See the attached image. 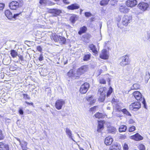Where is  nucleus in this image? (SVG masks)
<instances>
[{"instance_id": "30", "label": "nucleus", "mask_w": 150, "mask_h": 150, "mask_svg": "<svg viewBox=\"0 0 150 150\" xmlns=\"http://www.w3.org/2000/svg\"><path fill=\"white\" fill-rule=\"evenodd\" d=\"M59 42L61 44H64L66 42V39L64 37L59 36Z\"/></svg>"}, {"instance_id": "20", "label": "nucleus", "mask_w": 150, "mask_h": 150, "mask_svg": "<svg viewBox=\"0 0 150 150\" xmlns=\"http://www.w3.org/2000/svg\"><path fill=\"white\" fill-rule=\"evenodd\" d=\"M0 150H9L8 145L0 142Z\"/></svg>"}, {"instance_id": "7", "label": "nucleus", "mask_w": 150, "mask_h": 150, "mask_svg": "<svg viewBox=\"0 0 150 150\" xmlns=\"http://www.w3.org/2000/svg\"><path fill=\"white\" fill-rule=\"evenodd\" d=\"M90 86L89 83H84L82 85L80 89V92L81 94L85 93L87 91Z\"/></svg>"}, {"instance_id": "48", "label": "nucleus", "mask_w": 150, "mask_h": 150, "mask_svg": "<svg viewBox=\"0 0 150 150\" xmlns=\"http://www.w3.org/2000/svg\"><path fill=\"white\" fill-rule=\"evenodd\" d=\"M85 15L86 17H89L92 16V14L90 12H86L85 13Z\"/></svg>"}, {"instance_id": "56", "label": "nucleus", "mask_w": 150, "mask_h": 150, "mask_svg": "<svg viewBox=\"0 0 150 150\" xmlns=\"http://www.w3.org/2000/svg\"><path fill=\"white\" fill-rule=\"evenodd\" d=\"M37 50L40 52H41L42 50V47L40 46H38L37 47Z\"/></svg>"}, {"instance_id": "55", "label": "nucleus", "mask_w": 150, "mask_h": 150, "mask_svg": "<svg viewBox=\"0 0 150 150\" xmlns=\"http://www.w3.org/2000/svg\"><path fill=\"white\" fill-rule=\"evenodd\" d=\"M43 56L42 54H41L38 58L39 60L40 61H42L43 60Z\"/></svg>"}, {"instance_id": "40", "label": "nucleus", "mask_w": 150, "mask_h": 150, "mask_svg": "<svg viewBox=\"0 0 150 150\" xmlns=\"http://www.w3.org/2000/svg\"><path fill=\"white\" fill-rule=\"evenodd\" d=\"M136 129L135 127L134 126H132L131 127H130L129 130L128 131L129 132H132L134 131Z\"/></svg>"}, {"instance_id": "11", "label": "nucleus", "mask_w": 150, "mask_h": 150, "mask_svg": "<svg viewBox=\"0 0 150 150\" xmlns=\"http://www.w3.org/2000/svg\"><path fill=\"white\" fill-rule=\"evenodd\" d=\"M87 70V68L86 66H83L79 69L77 71L76 77H79V76L83 74Z\"/></svg>"}, {"instance_id": "17", "label": "nucleus", "mask_w": 150, "mask_h": 150, "mask_svg": "<svg viewBox=\"0 0 150 150\" xmlns=\"http://www.w3.org/2000/svg\"><path fill=\"white\" fill-rule=\"evenodd\" d=\"M105 122L104 121H99L98 122L97 131L98 132H100L101 130L104 128L103 124Z\"/></svg>"}, {"instance_id": "34", "label": "nucleus", "mask_w": 150, "mask_h": 150, "mask_svg": "<svg viewBox=\"0 0 150 150\" xmlns=\"http://www.w3.org/2000/svg\"><path fill=\"white\" fill-rule=\"evenodd\" d=\"M87 100L88 101L90 102V104H92L94 103L95 102V100L93 99V97L92 96H91L87 98Z\"/></svg>"}, {"instance_id": "15", "label": "nucleus", "mask_w": 150, "mask_h": 150, "mask_svg": "<svg viewBox=\"0 0 150 150\" xmlns=\"http://www.w3.org/2000/svg\"><path fill=\"white\" fill-rule=\"evenodd\" d=\"M130 138L136 141H139L143 139V137L138 133H137L135 135L131 136Z\"/></svg>"}, {"instance_id": "14", "label": "nucleus", "mask_w": 150, "mask_h": 150, "mask_svg": "<svg viewBox=\"0 0 150 150\" xmlns=\"http://www.w3.org/2000/svg\"><path fill=\"white\" fill-rule=\"evenodd\" d=\"M100 57L102 59H108V55L107 50L105 49L103 50L100 54Z\"/></svg>"}, {"instance_id": "23", "label": "nucleus", "mask_w": 150, "mask_h": 150, "mask_svg": "<svg viewBox=\"0 0 150 150\" xmlns=\"http://www.w3.org/2000/svg\"><path fill=\"white\" fill-rule=\"evenodd\" d=\"M88 47L93 53H95V54H96L97 53V50L96 47L93 44H91L90 45H89Z\"/></svg>"}, {"instance_id": "12", "label": "nucleus", "mask_w": 150, "mask_h": 150, "mask_svg": "<svg viewBox=\"0 0 150 150\" xmlns=\"http://www.w3.org/2000/svg\"><path fill=\"white\" fill-rule=\"evenodd\" d=\"M126 4L127 6L132 7L137 4V0H128L126 1Z\"/></svg>"}, {"instance_id": "52", "label": "nucleus", "mask_w": 150, "mask_h": 150, "mask_svg": "<svg viewBox=\"0 0 150 150\" xmlns=\"http://www.w3.org/2000/svg\"><path fill=\"white\" fill-rule=\"evenodd\" d=\"M4 138V136L2 134V131L0 129V139H2Z\"/></svg>"}, {"instance_id": "3", "label": "nucleus", "mask_w": 150, "mask_h": 150, "mask_svg": "<svg viewBox=\"0 0 150 150\" xmlns=\"http://www.w3.org/2000/svg\"><path fill=\"white\" fill-rule=\"evenodd\" d=\"M120 59L121 60L120 64L122 67H125L129 64V59L128 55H126L122 57Z\"/></svg>"}, {"instance_id": "35", "label": "nucleus", "mask_w": 150, "mask_h": 150, "mask_svg": "<svg viewBox=\"0 0 150 150\" xmlns=\"http://www.w3.org/2000/svg\"><path fill=\"white\" fill-rule=\"evenodd\" d=\"M139 88V85L138 84H134L131 87L132 90L138 89Z\"/></svg>"}, {"instance_id": "50", "label": "nucleus", "mask_w": 150, "mask_h": 150, "mask_svg": "<svg viewBox=\"0 0 150 150\" xmlns=\"http://www.w3.org/2000/svg\"><path fill=\"white\" fill-rule=\"evenodd\" d=\"M4 6L5 5L4 4L2 3H0V11L3 10Z\"/></svg>"}, {"instance_id": "63", "label": "nucleus", "mask_w": 150, "mask_h": 150, "mask_svg": "<svg viewBox=\"0 0 150 150\" xmlns=\"http://www.w3.org/2000/svg\"><path fill=\"white\" fill-rule=\"evenodd\" d=\"M15 138L16 139H17L18 141H19L20 144L21 143V141L20 139L17 137H16Z\"/></svg>"}, {"instance_id": "58", "label": "nucleus", "mask_w": 150, "mask_h": 150, "mask_svg": "<svg viewBox=\"0 0 150 150\" xmlns=\"http://www.w3.org/2000/svg\"><path fill=\"white\" fill-rule=\"evenodd\" d=\"M18 56L19 57V59L22 61H23V56L22 55H18Z\"/></svg>"}, {"instance_id": "22", "label": "nucleus", "mask_w": 150, "mask_h": 150, "mask_svg": "<svg viewBox=\"0 0 150 150\" xmlns=\"http://www.w3.org/2000/svg\"><path fill=\"white\" fill-rule=\"evenodd\" d=\"M108 133L114 134L115 133L116 129L115 128L112 126H109L108 128Z\"/></svg>"}, {"instance_id": "36", "label": "nucleus", "mask_w": 150, "mask_h": 150, "mask_svg": "<svg viewBox=\"0 0 150 150\" xmlns=\"http://www.w3.org/2000/svg\"><path fill=\"white\" fill-rule=\"evenodd\" d=\"M122 111L125 114L129 116H131V114L125 108L123 109L122 110Z\"/></svg>"}, {"instance_id": "8", "label": "nucleus", "mask_w": 150, "mask_h": 150, "mask_svg": "<svg viewBox=\"0 0 150 150\" xmlns=\"http://www.w3.org/2000/svg\"><path fill=\"white\" fill-rule=\"evenodd\" d=\"M149 6V5L148 4L144 2L140 3L138 5V7L143 11L147 10Z\"/></svg>"}, {"instance_id": "26", "label": "nucleus", "mask_w": 150, "mask_h": 150, "mask_svg": "<svg viewBox=\"0 0 150 150\" xmlns=\"http://www.w3.org/2000/svg\"><path fill=\"white\" fill-rule=\"evenodd\" d=\"M87 28L86 27L84 26L80 28V30L78 32V34L79 35H81L82 33H85L86 31Z\"/></svg>"}, {"instance_id": "27", "label": "nucleus", "mask_w": 150, "mask_h": 150, "mask_svg": "<svg viewBox=\"0 0 150 150\" xmlns=\"http://www.w3.org/2000/svg\"><path fill=\"white\" fill-rule=\"evenodd\" d=\"M21 145L22 149L23 150H27V143L23 141L22 143L20 144Z\"/></svg>"}, {"instance_id": "39", "label": "nucleus", "mask_w": 150, "mask_h": 150, "mask_svg": "<svg viewBox=\"0 0 150 150\" xmlns=\"http://www.w3.org/2000/svg\"><path fill=\"white\" fill-rule=\"evenodd\" d=\"M67 75L69 77L72 76L74 77V74L73 73V71L72 70H70L67 73Z\"/></svg>"}, {"instance_id": "43", "label": "nucleus", "mask_w": 150, "mask_h": 150, "mask_svg": "<svg viewBox=\"0 0 150 150\" xmlns=\"http://www.w3.org/2000/svg\"><path fill=\"white\" fill-rule=\"evenodd\" d=\"M23 98L25 99H27L28 100H30V97L27 94H23Z\"/></svg>"}, {"instance_id": "31", "label": "nucleus", "mask_w": 150, "mask_h": 150, "mask_svg": "<svg viewBox=\"0 0 150 150\" xmlns=\"http://www.w3.org/2000/svg\"><path fill=\"white\" fill-rule=\"evenodd\" d=\"M127 130V127L125 125H122L119 127V130L120 132H125Z\"/></svg>"}, {"instance_id": "19", "label": "nucleus", "mask_w": 150, "mask_h": 150, "mask_svg": "<svg viewBox=\"0 0 150 150\" xmlns=\"http://www.w3.org/2000/svg\"><path fill=\"white\" fill-rule=\"evenodd\" d=\"M5 14L6 16L9 19H11L13 18L12 13L9 10H7L5 11Z\"/></svg>"}, {"instance_id": "60", "label": "nucleus", "mask_w": 150, "mask_h": 150, "mask_svg": "<svg viewBox=\"0 0 150 150\" xmlns=\"http://www.w3.org/2000/svg\"><path fill=\"white\" fill-rule=\"evenodd\" d=\"M103 72V70H102L101 69H99L98 70V75H100Z\"/></svg>"}, {"instance_id": "4", "label": "nucleus", "mask_w": 150, "mask_h": 150, "mask_svg": "<svg viewBox=\"0 0 150 150\" xmlns=\"http://www.w3.org/2000/svg\"><path fill=\"white\" fill-rule=\"evenodd\" d=\"M141 103L139 102H135L132 103L129 105V109L134 111L138 110L141 107Z\"/></svg>"}, {"instance_id": "42", "label": "nucleus", "mask_w": 150, "mask_h": 150, "mask_svg": "<svg viewBox=\"0 0 150 150\" xmlns=\"http://www.w3.org/2000/svg\"><path fill=\"white\" fill-rule=\"evenodd\" d=\"M47 0H40V3L41 5L46 4Z\"/></svg>"}, {"instance_id": "47", "label": "nucleus", "mask_w": 150, "mask_h": 150, "mask_svg": "<svg viewBox=\"0 0 150 150\" xmlns=\"http://www.w3.org/2000/svg\"><path fill=\"white\" fill-rule=\"evenodd\" d=\"M99 82L100 83L105 84L106 81L104 79L100 78L99 80Z\"/></svg>"}, {"instance_id": "24", "label": "nucleus", "mask_w": 150, "mask_h": 150, "mask_svg": "<svg viewBox=\"0 0 150 150\" xmlns=\"http://www.w3.org/2000/svg\"><path fill=\"white\" fill-rule=\"evenodd\" d=\"M84 38L83 41L86 43H88L89 42V40L91 37V35L89 34H87L83 37Z\"/></svg>"}, {"instance_id": "9", "label": "nucleus", "mask_w": 150, "mask_h": 150, "mask_svg": "<svg viewBox=\"0 0 150 150\" xmlns=\"http://www.w3.org/2000/svg\"><path fill=\"white\" fill-rule=\"evenodd\" d=\"M9 7L12 10H16L20 7L19 4L16 1H12L10 3Z\"/></svg>"}, {"instance_id": "16", "label": "nucleus", "mask_w": 150, "mask_h": 150, "mask_svg": "<svg viewBox=\"0 0 150 150\" xmlns=\"http://www.w3.org/2000/svg\"><path fill=\"white\" fill-rule=\"evenodd\" d=\"M129 9L125 5H120L119 7L120 11L123 13H127L129 11Z\"/></svg>"}, {"instance_id": "28", "label": "nucleus", "mask_w": 150, "mask_h": 150, "mask_svg": "<svg viewBox=\"0 0 150 150\" xmlns=\"http://www.w3.org/2000/svg\"><path fill=\"white\" fill-rule=\"evenodd\" d=\"M110 0H101L100 3V5L102 6H105L107 5Z\"/></svg>"}, {"instance_id": "51", "label": "nucleus", "mask_w": 150, "mask_h": 150, "mask_svg": "<svg viewBox=\"0 0 150 150\" xmlns=\"http://www.w3.org/2000/svg\"><path fill=\"white\" fill-rule=\"evenodd\" d=\"M98 108V106H95L91 108L90 109V110L91 111H93L96 110V108Z\"/></svg>"}, {"instance_id": "44", "label": "nucleus", "mask_w": 150, "mask_h": 150, "mask_svg": "<svg viewBox=\"0 0 150 150\" xmlns=\"http://www.w3.org/2000/svg\"><path fill=\"white\" fill-rule=\"evenodd\" d=\"M47 2L46 5L51 6L55 4V3H54L51 1L47 0Z\"/></svg>"}, {"instance_id": "13", "label": "nucleus", "mask_w": 150, "mask_h": 150, "mask_svg": "<svg viewBox=\"0 0 150 150\" xmlns=\"http://www.w3.org/2000/svg\"><path fill=\"white\" fill-rule=\"evenodd\" d=\"M79 8L80 5L76 3L72 4L68 6L67 7V9L71 10L78 9Z\"/></svg>"}, {"instance_id": "32", "label": "nucleus", "mask_w": 150, "mask_h": 150, "mask_svg": "<svg viewBox=\"0 0 150 150\" xmlns=\"http://www.w3.org/2000/svg\"><path fill=\"white\" fill-rule=\"evenodd\" d=\"M10 54L13 58L16 57L17 56H18L17 52L14 50H11Z\"/></svg>"}, {"instance_id": "49", "label": "nucleus", "mask_w": 150, "mask_h": 150, "mask_svg": "<svg viewBox=\"0 0 150 150\" xmlns=\"http://www.w3.org/2000/svg\"><path fill=\"white\" fill-rule=\"evenodd\" d=\"M117 2L116 0H112L110 1V3L111 5L114 6L116 4Z\"/></svg>"}, {"instance_id": "33", "label": "nucleus", "mask_w": 150, "mask_h": 150, "mask_svg": "<svg viewBox=\"0 0 150 150\" xmlns=\"http://www.w3.org/2000/svg\"><path fill=\"white\" fill-rule=\"evenodd\" d=\"M59 36L57 35L54 34L52 35L51 38L52 40H53L55 42H58L59 40Z\"/></svg>"}, {"instance_id": "62", "label": "nucleus", "mask_w": 150, "mask_h": 150, "mask_svg": "<svg viewBox=\"0 0 150 150\" xmlns=\"http://www.w3.org/2000/svg\"><path fill=\"white\" fill-rule=\"evenodd\" d=\"M147 37L148 38V39H150V30L148 33Z\"/></svg>"}, {"instance_id": "61", "label": "nucleus", "mask_w": 150, "mask_h": 150, "mask_svg": "<svg viewBox=\"0 0 150 150\" xmlns=\"http://www.w3.org/2000/svg\"><path fill=\"white\" fill-rule=\"evenodd\" d=\"M146 76L148 78H150V75L149 73V72H146Z\"/></svg>"}, {"instance_id": "46", "label": "nucleus", "mask_w": 150, "mask_h": 150, "mask_svg": "<svg viewBox=\"0 0 150 150\" xmlns=\"http://www.w3.org/2000/svg\"><path fill=\"white\" fill-rule=\"evenodd\" d=\"M123 148L124 150H128L129 149L128 145L126 144H124L123 146Z\"/></svg>"}, {"instance_id": "1", "label": "nucleus", "mask_w": 150, "mask_h": 150, "mask_svg": "<svg viewBox=\"0 0 150 150\" xmlns=\"http://www.w3.org/2000/svg\"><path fill=\"white\" fill-rule=\"evenodd\" d=\"M106 88L105 87H100L99 89L98 95L99 97L98 100L101 102H103L105 100L106 92Z\"/></svg>"}, {"instance_id": "2", "label": "nucleus", "mask_w": 150, "mask_h": 150, "mask_svg": "<svg viewBox=\"0 0 150 150\" xmlns=\"http://www.w3.org/2000/svg\"><path fill=\"white\" fill-rule=\"evenodd\" d=\"M133 96L134 97L138 100L142 101V102L144 105L145 108H146V101L144 98H142V96L141 93L139 91H135L133 93Z\"/></svg>"}, {"instance_id": "21", "label": "nucleus", "mask_w": 150, "mask_h": 150, "mask_svg": "<svg viewBox=\"0 0 150 150\" xmlns=\"http://www.w3.org/2000/svg\"><path fill=\"white\" fill-rule=\"evenodd\" d=\"M78 19L77 16L73 14L70 17V20L72 24H74L75 22Z\"/></svg>"}, {"instance_id": "53", "label": "nucleus", "mask_w": 150, "mask_h": 150, "mask_svg": "<svg viewBox=\"0 0 150 150\" xmlns=\"http://www.w3.org/2000/svg\"><path fill=\"white\" fill-rule=\"evenodd\" d=\"M18 112L21 115H23V111L22 109H20Z\"/></svg>"}, {"instance_id": "54", "label": "nucleus", "mask_w": 150, "mask_h": 150, "mask_svg": "<svg viewBox=\"0 0 150 150\" xmlns=\"http://www.w3.org/2000/svg\"><path fill=\"white\" fill-rule=\"evenodd\" d=\"M20 14H21V13L14 14L13 15V18H16V17L18 16Z\"/></svg>"}, {"instance_id": "45", "label": "nucleus", "mask_w": 150, "mask_h": 150, "mask_svg": "<svg viewBox=\"0 0 150 150\" xmlns=\"http://www.w3.org/2000/svg\"><path fill=\"white\" fill-rule=\"evenodd\" d=\"M112 92V89L111 88L107 93V96H109L111 94Z\"/></svg>"}, {"instance_id": "5", "label": "nucleus", "mask_w": 150, "mask_h": 150, "mask_svg": "<svg viewBox=\"0 0 150 150\" xmlns=\"http://www.w3.org/2000/svg\"><path fill=\"white\" fill-rule=\"evenodd\" d=\"M132 17L130 15H126L123 17L122 19L123 25L127 26L132 21Z\"/></svg>"}, {"instance_id": "29", "label": "nucleus", "mask_w": 150, "mask_h": 150, "mask_svg": "<svg viewBox=\"0 0 150 150\" xmlns=\"http://www.w3.org/2000/svg\"><path fill=\"white\" fill-rule=\"evenodd\" d=\"M95 116L96 118H103L105 117V115L102 113L99 112H97L94 115Z\"/></svg>"}, {"instance_id": "25", "label": "nucleus", "mask_w": 150, "mask_h": 150, "mask_svg": "<svg viewBox=\"0 0 150 150\" xmlns=\"http://www.w3.org/2000/svg\"><path fill=\"white\" fill-rule=\"evenodd\" d=\"M65 129L66 134L68 135L69 137L72 140L74 141L71 136L72 132L71 130L68 128H66Z\"/></svg>"}, {"instance_id": "18", "label": "nucleus", "mask_w": 150, "mask_h": 150, "mask_svg": "<svg viewBox=\"0 0 150 150\" xmlns=\"http://www.w3.org/2000/svg\"><path fill=\"white\" fill-rule=\"evenodd\" d=\"M113 141L112 139L110 137L108 136L106 137L105 139V143L106 145H110L112 143Z\"/></svg>"}, {"instance_id": "38", "label": "nucleus", "mask_w": 150, "mask_h": 150, "mask_svg": "<svg viewBox=\"0 0 150 150\" xmlns=\"http://www.w3.org/2000/svg\"><path fill=\"white\" fill-rule=\"evenodd\" d=\"M91 54H87L85 55L83 57V60L84 61H87L90 58Z\"/></svg>"}, {"instance_id": "37", "label": "nucleus", "mask_w": 150, "mask_h": 150, "mask_svg": "<svg viewBox=\"0 0 150 150\" xmlns=\"http://www.w3.org/2000/svg\"><path fill=\"white\" fill-rule=\"evenodd\" d=\"M110 150H119V146L118 145H113L111 147Z\"/></svg>"}, {"instance_id": "59", "label": "nucleus", "mask_w": 150, "mask_h": 150, "mask_svg": "<svg viewBox=\"0 0 150 150\" xmlns=\"http://www.w3.org/2000/svg\"><path fill=\"white\" fill-rule=\"evenodd\" d=\"M134 122V121L132 119H130L129 121V124H133Z\"/></svg>"}, {"instance_id": "57", "label": "nucleus", "mask_w": 150, "mask_h": 150, "mask_svg": "<svg viewBox=\"0 0 150 150\" xmlns=\"http://www.w3.org/2000/svg\"><path fill=\"white\" fill-rule=\"evenodd\" d=\"M63 1L64 3L66 4H69L70 3L68 0H63Z\"/></svg>"}, {"instance_id": "6", "label": "nucleus", "mask_w": 150, "mask_h": 150, "mask_svg": "<svg viewBox=\"0 0 150 150\" xmlns=\"http://www.w3.org/2000/svg\"><path fill=\"white\" fill-rule=\"evenodd\" d=\"M65 104V102L64 100L63 99H60L57 100L55 103V107L58 110L62 109V106Z\"/></svg>"}, {"instance_id": "64", "label": "nucleus", "mask_w": 150, "mask_h": 150, "mask_svg": "<svg viewBox=\"0 0 150 150\" xmlns=\"http://www.w3.org/2000/svg\"><path fill=\"white\" fill-rule=\"evenodd\" d=\"M25 103L28 104V105H30V104H31V105H33V103H29V102H28L27 101H26L25 102Z\"/></svg>"}, {"instance_id": "10", "label": "nucleus", "mask_w": 150, "mask_h": 150, "mask_svg": "<svg viewBox=\"0 0 150 150\" xmlns=\"http://www.w3.org/2000/svg\"><path fill=\"white\" fill-rule=\"evenodd\" d=\"M48 11L49 13L53 14L54 16L59 15L62 13L61 10L56 8L50 9Z\"/></svg>"}, {"instance_id": "41", "label": "nucleus", "mask_w": 150, "mask_h": 150, "mask_svg": "<svg viewBox=\"0 0 150 150\" xmlns=\"http://www.w3.org/2000/svg\"><path fill=\"white\" fill-rule=\"evenodd\" d=\"M139 148L140 150H145V148L144 145L141 144L139 145Z\"/></svg>"}]
</instances>
